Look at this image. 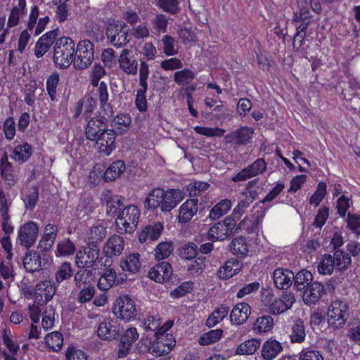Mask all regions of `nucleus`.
Masks as SVG:
<instances>
[{
  "instance_id": "72a5a7b5",
  "label": "nucleus",
  "mask_w": 360,
  "mask_h": 360,
  "mask_svg": "<svg viewBox=\"0 0 360 360\" xmlns=\"http://www.w3.org/2000/svg\"><path fill=\"white\" fill-rule=\"evenodd\" d=\"M332 257L335 268L339 271L346 270L351 264L352 259L349 254L345 252L341 249L335 250Z\"/></svg>"
},
{
  "instance_id": "9d476101",
  "label": "nucleus",
  "mask_w": 360,
  "mask_h": 360,
  "mask_svg": "<svg viewBox=\"0 0 360 360\" xmlns=\"http://www.w3.org/2000/svg\"><path fill=\"white\" fill-rule=\"evenodd\" d=\"M139 335L135 327L129 328L124 333H120V337L118 343V353L117 356L119 358L125 357L130 351V349L138 339Z\"/></svg>"
},
{
  "instance_id": "f03ea898",
  "label": "nucleus",
  "mask_w": 360,
  "mask_h": 360,
  "mask_svg": "<svg viewBox=\"0 0 360 360\" xmlns=\"http://www.w3.org/2000/svg\"><path fill=\"white\" fill-rule=\"evenodd\" d=\"M75 43L67 37L58 39L53 45V60L56 65L60 68H67L74 63Z\"/></svg>"
},
{
  "instance_id": "cd10ccee",
  "label": "nucleus",
  "mask_w": 360,
  "mask_h": 360,
  "mask_svg": "<svg viewBox=\"0 0 360 360\" xmlns=\"http://www.w3.org/2000/svg\"><path fill=\"white\" fill-rule=\"evenodd\" d=\"M57 232V226L46 227L44 233L37 247L39 252H47L51 248L56 238Z\"/></svg>"
},
{
  "instance_id": "ddd939ff",
  "label": "nucleus",
  "mask_w": 360,
  "mask_h": 360,
  "mask_svg": "<svg viewBox=\"0 0 360 360\" xmlns=\"http://www.w3.org/2000/svg\"><path fill=\"white\" fill-rule=\"evenodd\" d=\"M106 129L105 119L103 117H94L87 123L85 129L86 137L90 141H94Z\"/></svg>"
},
{
  "instance_id": "a19ab883",
  "label": "nucleus",
  "mask_w": 360,
  "mask_h": 360,
  "mask_svg": "<svg viewBox=\"0 0 360 360\" xmlns=\"http://www.w3.org/2000/svg\"><path fill=\"white\" fill-rule=\"evenodd\" d=\"M296 2L301 14L309 13L310 8L317 14L322 11L319 0H296Z\"/></svg>"
},
{
  "instance_id": "c85d7f7f",
  "label": "nucleus",
  "mask_w": 360,
  "mask_h": 360,
  "mask_svg": "<svg viewBox=\"0 0 360 360\" xmlns=\"http://www.w3.org/2000/svg\"><path fill=\"white\" fill-rule=\"evenodd\" d=\"M283 350L281 344L276 340H266L262 347V355L266 360H272Z\"/></svg>"
},
{
  "instance_id": "3c124183",
  "label": "nucleus",
  "mask_w": 360,
  "mask_h": 360,
  "mask_svg": "<svg viewBox=\"0 0 360 360\" xmlns=\"http://www.w3.org/2000/svg\"><path fill=\"white\" fill-rule=\"evenodd\" d=\"M231 251L233 254L239 255L240 257H245L248 252V245L244 237H239L233 239L231 242Z\"/></svg>"
},
{
  "instance_id": "1a4fd4ad",
  "label": "nucleus",
  "mask_w": 360,
  "mask_h": 360,
  "mask_svg": "<svg viewBox=\"0 0 360 360\" xmlns=\"http://www.w3.org/2000/svg\"><path fill=\"white\" fill-rule=\"evenodd\" d=\"M267 167V163L263 158H258L251 165L242 169L232 177L234 182L245 181L263 174Z\"/></svg>"
},
{
  "instance_id": "de8ad7c7",
  "label": "nucleus",
  "mask_w": 360,
  "mask_h": 360,
  "mask_svg": "<svg viewBox=\"0 0 360 360\" xmlns=\"http://www.w3.org/2000/svg\"><path fill=\"white\" fill-rule=\"evenodd\" d=\"M224 331L221 329L211 330L202 334L198 339L200 345H209L219 341Z\"/></svg>"
},
{
  "instance_id": "603ef678",
  "label": "nucleus",
  "mask_w": 360,
  "mask_h": 360,
  "mask_svg": "<svg viewBox=\"0 0 360 360\" xmlns=\"http://www.w3.org/2000/svg\"><path fill=\"white\" fill-rule=\"evenodd\" d=\"M327 194V185L325 182L321 181L318 184L316 190L309 199V204L318 207Z\"/></svg>"
},
{
  "instance_id": "bf43d9fd",
  "label": "nucleus",
  "mask_w": 360,
  "mask_h": 360,
  "mask_svg": "<svg viewBox=\"0 0 360 360\" xmlns=\"http://www.w3.org/2000/svg\"><path fill=\"white\" fill-rule=\"evenodd\" d=\"M106 233L105 226H91L89 233V244L96 245L106 236Z\"/></svg>"
},
{
  "instance_id": "4d7b16f0",
  "label": "nucleus",
  "mask_w": 360,
  "mask_h": 360,
  "mask_svg": "<svg viewBox=\"0 0 360 360\" xmlns=\"http://www.w3.org/2000/svg\"><path fill=\"white\" fill-rule=\"evenodd\" d=\"M198 248L193 243H188L179 249V256L186 260H192L198 255Z\"/></svg>"
},
{
  "instance_id": "a878e982",
  "label": "nucleus",
  "mask_w": 360,
  "mask_h": 360,
  "mask_svg": "<svg viewBox=\"0 0 360 360\" xmlns=\"http://www.w3.org/2000/svg\"><path fill=\"white\" fill-rule=\"evenodd\" d=\"M233 202L229 199H223L219 201L210 211L208 218L212 221L219 219L226 214L231 209Z\"/></svg>"
},
{
  "instance_id": "7c9ffc66",
  "label": "nucleus",
  "mask_w": 360,
  "mask_h": 360,
  "mask_svg": "<svg viewBox=\"0 0 360 360\" xmlns=\"http://www.w3.org/2000/svg\"><path fill=\"white\" fill-rule=\"evenodd\" d=\"M94 208L95 205L94 200L91 197L82 198L77 208L78 217L82 221V222H86L89 219L88 217L89 214L93 212Z\"/></svg>"
},
{
  "instance_id": "412c9836",
  "label": "nucleus",
  "mask_w": 360,
  "mask_h": 360,
  "mask_svg": "<svg viewBox=\"0 0 360 360\" xmlns=\"http://www.w3.org/2000/svg\"><path fill=\"white\" fill-rule=\"evenodd\" d=\"M184 198V193L179 189L164 191L162 210L169 212L175 207Z\"/></svg>"
},
{
  "instance_id": "c03bdc74",
  "label": "nucleus",
  "mask_w": 360,
  "mask_h": 360,
  "mask_svg": "<svg viewBox=\"0 0 360 360\" xmlns=\"http://www.w3.org/2000/svg\"><path fill=\"white\" fill-rule=\"evenodd\" d=\"M305 329L303 321L300 319L296 320L292 327V332L290 335L292 342H303L305 340Z\"/></svg>"
},
{
  "instance_id": "58836bf2",
  "label": "nucleus",
  "mask_w": 360,
  "mask_h": 360,
  "mask_svg": "<svg viewBox=\"0 0 360 360\" xmlns=\"http://www.w3.org/2000/svg\"><path fill=\"white\" fill-rule=\"evenodd\" d=\"M230 226H210L208 231V239L211 240H223L233 233Z\"/></svg>"
},
{
  "instance_id": "a18cd8bd",
  "label": "nucleus",
  "mask_w": 360,
  "mask_h": 360,
  "mask_svg": "<svg viewBox=\"0 0 360 360\" xmlns=\"http://www.w3.org/2000/svg\"><path fill=\"white\" fill-rule=\"evenodd\" d=\"M44 340L47 346L56 352L60 350L63 345V335L58 331L47 334Z\"/></svg>"
},
{
  "instance_id": "0eeeda50",
  "label": "nucleus",
  "mask_w": 360,
  "mask_h": 360,
  "mask_svg": "<svg viewBox=\"0 0 360 360\" xmlns=\"http://www.w3.org/2000/svg\"><path fill=\"white\" fill-rule=\"evenodd\" d=\"M99 249L97 245H89L76 255V265L78 268H94L100 263Z\"/></svg>"
},
{
  "instance_id": "09e8293b",
  "label": "nucleus",
  "mask_w": 360,
  "mask_h": 360,
  "mask_svg": "<svg viewBox=\"0 0 360 360\" xmlns=\"http://www.w3.org/2000/svg\"><path fill=\"white\" fill-rule=\"evenodd\" d=\"M174 251L173 243L172 242H161L155 249V257L157 260H163L168 258Z\"/></svg>"
},
{
  "instance_id": "c756f323",
  "label": "nucleus",
  "mask_w": 360,
  "mask_h": 360,
  "mask_svg": "<svg viewBox=\"0 0 360 360\" xmlns=\"http://www.w3.org/2000/svg\"><path fill=\"white\" fill-rule=\"evenodd\" d=\"M120 266L123 271H129L131 274L139 272L141 268L140 255L132 253L121 261Z\"/></svg>"
},
{
  "instance_id": "f257e3e1",
  "label": "nucleus",
  "mask_w": 360,
  "mask_h": 360,
  "mask_svg": "<svg viewBox=\"0 0 360 360\" xmlns=\"http://www.w3.org/2000/svg\"><path fill=\"white\" fill-rule=\"evenodd\" d=\"M40 15L39 8L37 5H33L30 9L28 19L26 23V29L20 34L18 41V51L23 53L29 43L31 36L39 35L49 22V17L45 15L39 18Z\"/></svg>"
},
{
  "instance_id": "5fc2aeb1",
  "label": "nucleus",
  "mask_w": 360,
  "mask_h": 360,
  "mask_svg": "<svg viewBox=\"0 0 360 360\" xmlns=\"http://www.w3.org/2000/svg\"><path fill=\"white\" fill-rule=\"evenodd\" d=\"M260 345V341L257 339L248 340L240 344L237 348V354H252Z\"/></svg>"
},
{
  "instance_id": "f704fd0d",
  "label": "nucleus",
  "mask_w": 360,
  "mask_h": 360,
  "mask_svg": "<svg viewBox=\"0 0 360 360\" xmlns=\"http://www.w3.org/2000/svg\"><path fill=\"white\" fill-rule=\"evenodd\" d=\"M1 336L4 344L6 345L8 350L10 356H15L18 354L20 350L19 345L13 340V335L10 330L3 329L1 331Z\"/></svg>"
},
{
  "instance_id": "2f4dec72",
  "label": "nucleus",
  "mask_w": 360,
  "mask_h": 360,
  "mask_svg": "<svg viewBox=\"0 0 360 360\" xmlns=\"http://www.w3.org/2000/svg\"><path fill=\"white\" fill-rule=\"evenodd\" d=\"M131 117L127 114L117 115L112 122L114 134H122L126 132L131 124Z\"/></svg>"
},
{
  "instance_id": "bb28decb",
  "label": "nucleus",
  "mask_w": 360,
  "mask_h": 360,
  "mask_svg": "<svg viewBox=\"0 0 360 360\" xmlns=\"http://www.w3.org/2000/svg\"><path fill=\"white\" fill-rule=\"evenodd\" d=\"M240 262L237 259H229L217 271L220 279L226 280L237 274L240 271Z\"/></svg>"
},
{
  "instance_id": "13d9d810",
  "label": "nucleus",
  "mask_w": 360,
  "mask_h": 360,
  "mask_svg": "<svg viewBox=\"0 0 360 360\" xmlns=\"http://www.w3.org/2000/svg\"><path fill=\"white\" fill-rule=\"evenodd\" d=\"M72 274L73 270L72 269V264L68 262H65L59 266L56 272L55 278L56 281L60 283L64 280L70 278Z\"/></svg>"
},
{
  "instance_id": "c9c22d12",
  "label": "nucleus",
  "mask_w": 360,
  "mask_h": 360,
  "mask_svg": "<svg viewBox=\"0 0 360 360\" xmlns=\"http://www.w3.org/2000/svg\"><path fill=\"white\" fill-rule=\"evenodd\" d=\"M117 274L113 269H107L98 279L97 286L102 291L109 290L115 283Z\"/></svg>"
},
{
  "instance_id": "8fccbe9b",
  "label": "nucleus",
  "mask_w": 360,
  "mask_h": 360,
  "mask_svg": "<svg viewBox=\"0 0 360 360\" xmlns=\"http://www.w3.org/2000/svg\"><path fill=\"white\" fill-rule=\"evenodd\" d=\"M274 326V319L270 315L263 316L257 319L253 329L257 333L268 332Z\"/></svg>"
},
{
  "instance_id": "e2e57ef3",
  "label": "nucleus",
  "mask_w": 360,
  "mask_h": 360,
  "mask_svg": "<svg viewBox=\"0 0 360 360\" xmlns=\"http://www.w3.org/2000/svg\"><path fill=\"white\" fill-rule=\"evenodd\" d=\"M148 350L149 353L155 356H164L169 353V349H167L163 342L159 338H156L153 342H150Z\"/></svg>"
},
{
  "instance_id": "680f3d73",
  "label": "nucleus",
  "mask_w": 360,
  "mask_h": 360,
  "mask_svg": "<svg viewBox=\"0 0 360 360\" xmlns=\"http://www.w3.org/2000/svg\"><path fill=\"white\" fill-rule=\"evenodd\" d=\"M352 205V201L350 197L345 195H341L336 201V209L339 216L345 217L347 215L348 210Z\"/></svg>"
},
{
  "instance_id": "20e7f679",
  "label": "nucleus",
  "mask_w": 360,
  "mask_h": 360,
  "mask_svg": "<svg viewBox=\"0 0 360 360\" xmlns=\"http://www.w3.org/2000/svg\"><path fill=\"white\" fill-rule=\"evenodd\" d=\"M112 312L117 318L126 322L135 319L137 315L135 301L129 295L120 296L113 305Z\"/></svg>"
},
{
  "instance_id": "4c0bfd02",
  "label": "nucleus",
  "mask_w": 360,
  "mask_h": 360,
  "mask_svg": "<svg viewBox=\"0 0 360 360\" xmlns=\"http://www.w3.org/2000/svg\"><path fill=\"white\" fill-rule=\"evenodd\" d=\"M79 269V270L74 276L75 285L81 288L84 285H91V280H92L93 271L87 268Z\"/></svg>"
},
{
  "instance_id": "9b49d317",
  "label": "nucleus",
  "mask_w": 360,
  "mask_h": 360,
  "mask_svg": "<svg viewBox=\"0 0 360 360\" xmlns=\"http://www.w3.org/2000/svg\"><path fill=\"white\" fill-rule=\"evenodd\" d=\"M172 274L171 264L168 262L162 261L149 271L148 277L156 282L163 283L169 280Z\"/></svg>"
},
{
  "instance_id": "4be33fe9",
  "label": "nucleus",
  "mask_w": 360,
  "mask_h": 360,
  "mask_svg": "<svg viewBox=\"0 0 360 360\" xmlns=\"http://www.w3.org/2000/svg\"><path fill=\"white\" fill-rule=\"evenodd\" d=\"M124 246V239L118 235H114L108 240L103 252L108 257H117L122 254Z\"/></svg>"
},
{
  "instance_id": "423d86ee",
  "label": "nucleus",
  "mask_w": 360,
  "mask_h": 360,
  "mask_svg": "<svg viewBox=\"0 0 360 360\" xmlns=\"http://www.w3.org/2000/svg\"><path fill=\"white\" fill-rule=\"evenodd\" d=\"M94 44L88 39L79 41L75 50L74 66L76 69H84L90 65L94 60Z\"/></svg>"
},
{
  "instance_id": "338daca9",
  "label": "nucleus",
  "mask_w": 360,
  "mask_h": 360,
  "mask_svg": "<svg viewBox=\"0 0 360 360\" xmlns=\"http://www.w3.org/2000/svg\"><path fill=\"white\" fill-rule=\"evenodd\" d=\"M163 45V52L167 56H172L178 53V50L174 47L175 40L169 35H165L161 39Z\"/></svg>"
},
{
  "instance_id": "39448f33",
  "label": "nucleus",
  "mask_w": 360,
  "mask_h": 360,
  "mask_svg": "<svg viewBox=\"0 0 360 360\" xmlns=\"http://www.w3.org/2000/svg\"><path fill=\"white\" fill-rule=\"evenodd\" d=\"M129 28L124 22H110L106 29V35L110 43L115 47H121L128 42Z\"/></svg>"
},
{
  "instance_id": "f8f14e48",
  "label": "nucleus",
  "mask_w": 360,
  "mask_h": 360,
  "mask_svg": "<svg viewBox=\"0 0 360 360\" xmlns=\"http://www.w3.org/2000/svg\"><path fill=\"white\" fill-rule=\"evenodd\" d=\"M27 13L26 0L14 1L7 21L8 28L17 26Z\"/></svg>"
},
{
  "instance_id": "49530a36",
  "label": "nucleus",
  "mask_w": 360,
  "mask_h": 360,
  "mask_svg": "<svg viewBox=\"0 0 360 360\" xmlns=\"http://www.w3.org/2000/svg\"><path fill=\"white\" fill-rule=\"evenodd\" d=\"M59 79V74L57 72H53L49 76L46 80V91L52 101H57L56 89Z\"/></svg>"
},
{
  "instance_id": "473e14b6",
  "label": "nucleus",
  "mask_w": 360,
  "mask_h": 360,
  "mask_svg": "<svg viewBox=\"0 0 360 360\" xmlns=\"http://www.w3.org/2000/svg\"><path fill=\"white\" fill-rule=\"evenodd\" d=\"M253 133V129L244 126L233 131L230 135V137L231 141L235 143L240 145H245L252 139Z\"/></svg>"
},
{
  "instance_id": "6e6552de",
  "label": "nucleus",
  "mask_w": 360,
  "mask_h": 360,
  "mask_svg": "<svg viewBox=\"0 0 360 360\" xmlns=\"http://www.w3.org/2000/svg\"><path fill=\"white\" fill-rule=\"evenodd\" d=\"M122 332L120 324H117L115 320L108 319L98 325L97 335L102 340L108 342L117 341Z\"/></svg>"
},
{
  "instance_id": "393cba45",
  "label": "nucleus",
  "mask_w": 360,
  "mask_h": 360,
  "mask_svg": "<svg viewBox=\"0 0 360 360\" xmlns=\"http://www.w3.org/2000/svg\"><path fill=\"white\" fill-rule=\"evenodd\" d=\"M313 275L307 269H302L293 274V287L298 291L304 290L312 282Z\"/></svg>"
},
{
  "instance_id": "0e129e2a",
  "label": "nucleus",
  "mask_w": 360,
  "mask_h": 360,
  "mask_svg": "<svg viewBox=\"0 0 360 360\" xmlns=\"http://www.w3.org/2000/svg\"><path fill=\"white\" fill-rule=\"evenodd\" d=\"M77 295V300L80 304H84L91 300L95 295V287L94 285H84Z\"/></svg>"
},
{
  "instance_id": "864d4df0",
  "label": "nucleus",
  "mask_w": 360,
  "mask_h": 360,
  "mask_svg": "<svg viewBox=\"0 0 360 360\" xmlns=\"http://www.w3.org/2000/svg\"><path fill=\"white\" fill-rule=\"evenodd\" d=\"M195 73L189 69L185 68L174 73V80L179 86L190 84L195 78Z\"/></svg>"
},
{
  "instance_id": "dca6fc26",
  "label": "nucleus",
  "mask_w": 360,
  "mask_h": 360,
  "mask_svg": "<svg viewBox=\"0 0 360 360\" xmlns=\"http://www.w3.org/2000/svg\"><path fill=\"white\" fill-rule=\"evenodd\" d=\"M274 282L277 288L285 290L293 285V272L285 268H278L274 272Z\"/></svg>"
},
{
  "instance_id": "774afa93",
  "label": "nucleus",
  "mask_w": 360,
  "mask_h": 360,
  "mask_svg": "<svg viewBox=\"0 0 360 360\" xmlns=\"http://www.w3.org/2000/svg\"><path fill=\"white\" fill-rule=\"evenodd\" d=\"M75 252V245L70 239L62 240L57 245V252L60 256H69Z\"/></svg>"
},
{
  "instance_id": "6e6d98bb",
  "label": "nucleus",
  "mask_w": 360,
  "mask_h": 360,
  "mask_svg": "<svg viewBox=\"0 0 360 360\" xmlns=\"http://www.w3.org/2000/svg\"><path fill=\"white\" fill-rule=\"evenodd\" d=\"M23 201L27 209L32 210L39 199V190L36 186L30 188L24 194Z\"/></svg>"
},
{
  "instance_id": "ea45409f",
  "label": "nucleus",
  "mask_w": 360,
  "mask_h": 360,
  "mask_svg": "<svg viewBox=\"0 0 360 360\" xmlns=\"http://www.w3.org/2000/svg\"><path fill=\"white\" fill-rule=\"evenodd\" d=\"M125 164L122 160H117L112 162L104 173L103 178L105 181H111L124 171Z\"/></svg>"
},
{
  "instance_id": "aec40b11",
  "label": "nucleus",
  "mask_w": 360,
  "mask_h": 360,
  "mask_svg": "<svg viewBox=\"0 0 360 360\" xmlns=\"http://www.w3.org/2000/svg\"><path fill=\"white\" fill-rule=\"evenodd\" d=\"M251 314V307L247 303L237 304L231 311L230 319L232 323L241 325L244 323Z\"/></svg>"
},
{
  "instance_id": "052dcab7",
  "label": "nucleus",
  "mask_w": 360,
  "mask_h": 360,
  "mask_svg": "<svg viewBox=\"0 0 360 360\" xmlns=\"http://www.w3.org/2000/svg\"><path fill=\"white\" fill-rule=\"evenodd\" d=\"M334 268H335V264L333 262L332 255L326 254L318 266L319 272L323 275L331 274Z\"/></svg>"
},
{
  "instance_id": "79ce46f5",
  "label": "nucleus",
  "mask_w": 360,
  "mask_h": 360,
  "mask_svg": "<svg viewBox=\"0 0 360 360\" xmlns=\"http://www.w3.org/2000/svg\"><path fill=\"white\" fill-rule=\"evenodd\" d=\"M32 155V148L27 143H23L15 146L13 158L18 162H24L27 161Z\"/></svg>"
},
{
  "instance_id": "f3484780",
  "label": "nucleus",
  "mask_w": 360,
  "mask_h": 360,
  "mask_svg": "<svg viewBox=\"0 0 360 360\" xmlns=\"http://www.w3.org/2000/svg\"><path fill=\"white\" fill-rule=\"evenodd\" d=\"M325 292L323 285L319 281L312 282L304 290L303 300L307 304H316Z\"/></svg>"
},
{
  "instance_id": "4468645a",
  "label": "nucleus",
  "mask_w": 360,
  "mask_h": 360,
  "mask_svg": "<svg viewBox=\"0 0 360 360\" xmlns=\"http://www.w3.org/2000/svg\"><path fill=\"white\" fill-rule=\"evenodd\" d=\"M115 136L113 131L107 129L105 132L100 134L98 139L94 141L96 142L99 151L108 156L115 148Z\"/></svg>"
},
{
  "instance_id": "e433bc0d",
  "label": "nucleus",
  "mask_w": 360,
  "mask_h": 360,
  "mask_svg": "<svg viewBox=\"0 0 360 360\" xmlns=\"http://www.w3.org/2000/svg\"><path fill=\"white\" fill-rule=\"evenodd\" d=\"M164 198V190L160 188L153 189L146 198L145 204L148 209H155L158 207L162 208Z\"/></svg>"
},
{
  "instance_id": "b1692460",
  "label": "nucleus",
  "mask_w": 360,
  "mask_h": 360,
  "mask_svg": "<svg viewBox=\"0 0 360 360\" xmlns=\"http://www.w3.org/2000/svg\"><path fill=\"white\" fill-rule=\"evenodd\" d=\"M23 265L26 271L34 273L39 271L42 267V262L40 260L39 252L28 251L23 258Z\"/></svg>"
},
{
  "instance_id": "7ed1b4c3",
  "label": "nucleus",
  "mask_w": 360,
  "mask_h": 360,
  "mask_svg": "<svg viewBox=\"0 0 360 360\" xmlns=\"http://www.w3.org/2000/svg\"><path fill=\"white\" fill-rule=\"evenodd\" d=\"M349 316V305L345 301L337 300L328 308V323L334 329L343 327Z\"/></svg>"
},
{
  "instance_id": "37998d69",
  "label": "nucleus",
  "mask_w": 360,
  "mask_h": 360,
  "mask_svg": "<svg viewBox=\"0 0 360 360\" xmlns=\"http://www.w3.org/2000/svg\"><path fill=\"white\" fill-rule=\"evenodd\" d=\"M229 311V307L221 304L218 309L214 310L206 321V326L208 328H212L218 323L221 321L228 314Z\"/></svg>"
},
{
  "instance_id": "5701e85b",
  "label": "nucleus",
  "mask_w": 360,
  "mask_h": 360,
  "mask_svg": "<svg viewBox=\"0 0 360 360\" xmlns=\"http://www.w3.org/2000/svg\"><path fill=\"white\" fill-rule=\"evenodd\" d=\"M140 217V211L139 208L130 205L123 209L119 213L117 219L122 221V225H137Z\"/></svg>"
},
{
  "instance_id": "69168bd1",
  "label": "nucleus",
  "mask_w": 360,
  "mask_h": 360,
  "mask_svg": "<svg viewBox=\"0 0 360 360\" xmlns=\"http://www.w3.org/2000/svg\"><path fill=\"white\" fill-rule=\"evenodd\" d=\"M155 4L162 11L171 14H175L179 10L178 0H156Z\"/></svg>"
},
{
  "instance_id": "6ab92c4d",
  "label": "nucleus",
  "mask_w": 360,
  "mask_h": 360,
  "mask_svg": "<svg viewBox=\"0 0 360 360\" xmlns=\"http://www.w3.org/2000/svg\"><path fill=\"white\" fill-rule=\"evenodd\" d=\"M198 200L191 198L184 202L179 207V222L187 223L198 212Z\"/></svg>"
},
{
  "instance_id": "2eb2a0df",
  "label": "nucleus",
  "mask_w": 360,
  "mask_h": 360,
  "mask_svg": "<svg viewBox=\"0 0 360 360\" xmlns=\"http://www.w3.org/2000/svg\"><path fill=\"white\" fill-rule=\"evenodd\" d=\"M120 69L127 75H134L137 73L138 62L129 49H123L119 58Z\"/></svg>"
},
{
  "instance_id": "a211bd4d",
  "label": "nucleus",
  "mask_w": 360,
  "mask_h": 360,
  "mask_svg": "<svg viewBox=\"0 0 360 360\" xmlns=\"http://www.w3.org/2000/svg\"><path fill=\"white\" fill-rule=\"evenodd\" d=\"M38 226H20L18 231L20 244L29 250L38 237Z\"/></svg>"
}]
</instances>
